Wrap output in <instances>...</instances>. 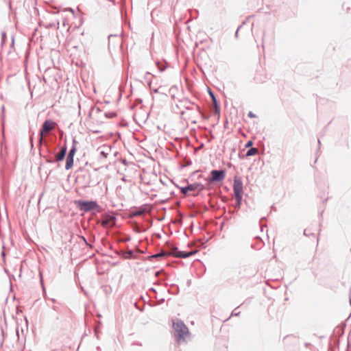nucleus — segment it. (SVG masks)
I'll list each match as a JSON object with an SVG mask.
<instances>
[{
	"instance_id": "f257e3e1",
	"label": "nucleus",
	"mask_w": 351,
	"mask_h": 351,
	"mask_svg": "<svg viewBox=\"0 0 351 351\" xmlns=\"http://www.w3.org/2000/svg\"><path fill=\"white\" fill-rule=\"evenodd\" d=\"M173 328L174 334L178 337V341L179 343H180L182 341H184L189 335L188 328L181 320H173Z\"/></svg>"
},
{
	"instance_id": "f03ea898",
	"label": "nucleus",
	"mask_w": 351,
	"mask_h": 351,
	"mask_svg": "<svg viewBox=\"0 0 351 351\" xmlns=\"http://www.w3.org/2000/svg\"><path fill=\"white\" fill-rule=\"evenodd\" d=\"M77 205L80 210L84 212H90L92 210L100 212V206L95 201L79 200L77 202Z\"/></svg>"
},
{
	"instance_id": "7ed1b4c3",
	"label": "nucleus",
	"mask_w": 351,
	"mask_h": 351,
	"mask_svg": "<svg viewBox=\"0 0 351 351\" xmlns=\"http://www.w3.org/2000/svg\"><path fill=\"white\" fill-rule=\"evenodd\" d=\"M56 123L52 120L48 119L46 120L43 124L41 130L39 133V143L41 145L43 143V139L44 134L45 133L49 132L53 130L56 127Z\"/></svg>"
},
{
	"instance_id": "20e7f679",
	"label": "nucleus",
	"mask_w": 351,
	"mask_h": 351,
	"mask_svg": "<svg viewBox=\"0 0 351 351\" xmlns=\"http://www.w3.org/2000/svg\"><path fill=\"white\" fill-rule=\"evenodd\" d=\"M233 190L237 204H240L243 193V183L241 180L237 178L234 180Z\"/></svg>"
},
{
	"instance_id": "39448f33",
	"label": "nucleus",
	"mask_w": 351,
	"mask_h": 351,
	"mask_svg": "<svg viewBox=\"0 0 351 351\" xmlns=\"http://www.w3.org/2000/svg\"><path fill=\"white\" fill-rule=\"evenodd\" d=\"M210 175L211 178H210V181L212 182H221L226 176L225 171L223 170H213L210 172Z\"/></svg>"
},
{
	"instance_id": "423d86ee",
	"label": "nucleus",
	"mask_w": 351,
	"mask_h": 351,
	"mask_svg": "<svg viewBox=\"0 0 351 351\" xmlns=\"http://www.w3.org/2000/svg\"><path fill=\"white\" fill-rule=\"evenodd\" d=\"M203 185L198 184V183H194L191 184H189L188 186L185 187H182L181 189V192L183 194H186L188 191H200L203 189Z\"/></svg>"
},
{
	"instance_id": "0eeeda50",
	"label": "nucleus",
	"mask_w": 351,
	"mask_h": 351,
	"mask_svg": "<svg viewBox=\"0 0 351 351\" xmlns=\"http://www.w3.org/2000/svg\"><path fill=\"white\" fill-rule=\"evenodd\" d=\"M195 254V251L184 252L178 250L177 248L173 250L171 254L175 257L178 258H187Z\"/></svg>"
},
{
	"instance_id": "6e6552de",
	"label": "nucleus",
	"mask_w": 351,
	"mask_h": 351,
	"mask_svg": "<svg viewBox=\"0 0 351 351\" xmlns=\"http://www.w3.org/2000/svg\"><path fill=\"white\" fill-rule=\"evenodd\" d=\"M115 217L113 216H106L101 221V225L105 227H111L114 224Z\"/></svg>"
},
{
	"instance_id": "1a4fd4ad",
	"label": "nucleus",
	"mask_w": 351,
	"mask_h": 351,
	"mask_svg": "<svg viewBox=\"0 0 351 351\" xmlns=\"http://www.w3.org/2000/svg\"><path fill=\"white\" fill-rule=\"evenodd\" d=\"M66 153V147L64 146L63 147H62L60 152L56 155V160L62 161L64 158Z\"/></svg>"
},
{
	"instance_id": "9d476101",
	"label": "nucleus",
	"mask_w": 351,
	"mask_h": 351,
	"mask_svg": "<svg viewBox=\"0 0 351 351\" xmlns=\"http://www.w3.org/2000/svg\"><path fill=\"white\" fill-rule=\"evenodd\" d=\"M73 158L67 156L66 160L65 169L66 170H69L73 167Z\"/></svg>"
},
{
	"instance_id": "9b49d317",
	"label": "nucleus",
	"mask_w": 351,
	"mask_h": 351,
	"mask_svg": "<svg viewBox=\"0 0 351 351\" xmlns=\"http://www.w3.org/2000/svg\"><path fill=\"white\" fill-rule=\"evenodd\" d=\"M257 152H258V149L256 148L253 147V148L250 149L247 152L246 156H254V155L256 154Z\"/></svg>"
},
{
	"instance_id": "f8f14e48",
	"label": "nucleus",
	"mask_w": 351,
	"mask_h": 351,
	"mask_svg": "<svg viewBox=\"0 0 351 351\" xmlns=\"http://www.w3.org/2000/svg\"><path fill=\"white\" fill-rule=\"evenodd\" d=\"M169 254V253L160 252V253H158V254H156L154 255H152V256H150V258H160V257H163V256H167Z\"/></svg>"
},
{
	"instance_id": "ddd939ff",
	"label": "nucleus",
	"mask_w": 351,
	"mask_h": 351,
	"mask_svg": "<svg viewBox=\"0 0 351 351\" xmlns=\"http://www.w3.org/2000/svg\"><path fill=\"white\" fill-rule=\"evenodd\" d=\"M75 152H76V148H75V146H73V147H72V148L71 149V150L69 151V154H68V156H69V157H71H71H73H73H74V155H75Z\"/></svg>"
},
{
	"instance_id": "4468645a",
	"label": "nucleus",
	"mask_w": 351,
	"mask_h": 351,
	"mask_svg": "<svg viewBox=\"0 0 351 351\" xmlns=\"http://www.w3.org/2000/svg\"><path fill=\"white\" fill-rule=\"evenodd\" d=\"M210 95L212 97V98L213 99V101L215 103L216 102V99H215V97L214 95L211 92H210Z\"/></svg>"
},
{
	"instance_id": "2eb2a0df",
	"label": "nucleus",
	"mask_w": 351,
	"mask_h": 351,
	"mask_svg": "<svg viewBox=\"0 0 351 351\" xmlns=\"http://www.w3.org/2000/svg\"><path fill=\"white\" fill-rule=\"evenodd\" d=\"M252 145V141H249V142H247V144H246V147H250V146H251Z\"/></svg>"
},
{
	"instance_id": "dca6fc26",
	"label": "nucleus",
	"mask_w": 351,
	"mask_h": 351,
	"mask_svg": "<svg viewBox=\"0 0 351 351\" xmlns=\"http://www.w3.org/2000/svg\"><path fill=\"white\" fill-rule=\"evenodd\" d=\"M248 115H249V117H254V115L251 112H249Z\"/></svg>"
},
{
	"instance_id": "f3484780",
	"label": "nucleus",
	"mask_w": 351,
	"mask_h": 351,
	"mask_svg": "<svg viewBox=\"0 0 351 351\" xmlns=\"http://www.w3.org/2000/svg\"><path fill=\"white\" fill-rule=\"evenodd\" d=\"M236 311H237V309H234V310L233 311V312H232V314H234V315H238V313H237V312H236Z\"/></svg>"
},
{
	"instance_id": "a211bd4d",
	"label": "nucleus",
	"mask_w": 351,
	"mask_h": 351,
	"mask_svg": "<svg viewBox=\"0 0 351 351\" xmlns=\"http://www.w3.org/2000/svg\"><path fill=\"white\" fill-rule=\"evenodd\" d=\"M132 251H129L128 253V255H132Z\"/></svg>"
},
{
	"instance_id": "6ab92c4d",
	"label": "nucleus",
	"mask_w": 351,
	"mask_h": 351,
	"mask_svg": "<svg viewBox=\"0 0 351 351\" xmlns=\"http://www.w3.org/2000/svg\"><path fill=\"white\" fill-rule=\"evenodd\" d=\"M159 70H160V71H162L163 69H161V68L159 67Z\"/></svg>"
}]
</instances>
